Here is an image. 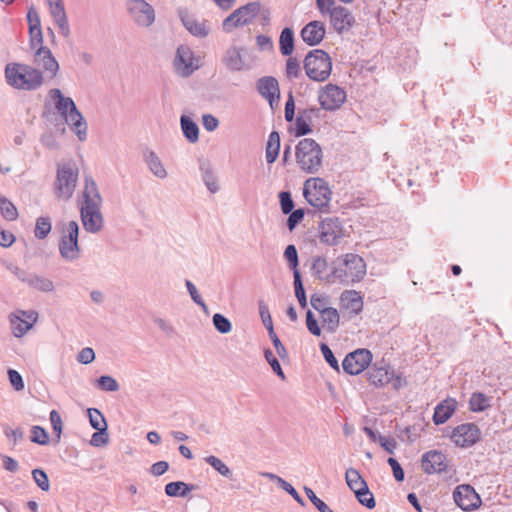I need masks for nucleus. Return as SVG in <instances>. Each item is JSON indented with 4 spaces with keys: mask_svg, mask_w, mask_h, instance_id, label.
<instances>
[{
    "mask_svg": "<svg viewBox=\"0 0 512 512\" xmlns=\"http://www.w3.org/2000/svg\"><path fill=\"white\" fill-rule=\"evenodd\" d=\"M89 422L96 431H107L108 425L105 417L97 408H89L87 410Z\"/></svg>",
    "mask_w": 512,
    "mask_h": 512,
    "instance_id": "41",
    "label": "nucleus"
},
{
    "mask_svg": "<svg viewBox=\"0 0 512 512\" xmlns=\"http://www.w3.org/2000/svg\"><path fill=\"white\" fill-rule=\"evenodd\" d=\"M318 101L321 109L334 111L346 101V92L341 87L330 83L320 89Z\"/></svg>",
    "mask_w": 512,
    "mask_h": 512,
    "instance_id": "12",
    "label": "nucleus"
},
{
    "mask_svg": "<svg viewBox=\"0 0 512 512\" xmlns=\"http://www.w3.org/2000/svg\"><path fill=\"white\" fill-rule=\"evenodd\" d=\"M294 289L295 296L299 302V305L301 306V308L305 309L307 307V297L302 282L301 273H296V277H294Z\"/></svg>",
    "mask_w": 512,
    "mask_h": 512,
    "instance_id": "48",
    "label": "nucleus"
},
{
    "mask_svg": "<svg viewBox=\"0 0 512 512\" xmlns=\"http://www.w3.org/2000/svg\"><path fill=\"white\" fill-rule=\"evenodd\" d=\"M366 275V263L363 258L354 253H347L332 262L330 273L326 275L328 283L350 285L360 282Z\"/></svg>",
    "mask_w": 512,
    "mask_h": 512,
    "instance_id": "1",
    "label": "nucleus"
},
{
    "mask_svg": "<svg viewBox=\"0 0 512 512\" xmlns=\"http://www.w3.org/2000/svg\"><path fill=\"white\" fill-rule=\"evenodd\" d=\"M261 10L260 2H249L235 9L222 22L223 31L231 33L234 29L252 23Z\"/></svg>",
    "mask_w": 512,
    "mask_h": 512,
    "instance_id": "8",
    "label": "nucleus"
},
{
    "mask_svg": "<svg viewBox=\"0 0 512 512\" xmlns=\"http://www.w3.org/2000/svg\"><path fill=\"white\" fill-rule=\"evenodd\" d=\"M280 206L283 214H289L294 210V202L289 191L279 193Z\"/></svg>",
    "mask_w": 512,
    "mask_h": 512,
    "instance_id": "59",
    "label": "nucleus"
},
{
    "mask_svg": "<svg viewBox=\"0 0 512 512\" xmlns=\"http://www.w3.org/2000/svg\"><path fill=\"white\" fill-rule=\"evenodd\" d=\"M492 397L482 392H474L469 399V408L473 412H483L490 408Z\"/></svg>",
    "mask_w": 512,
    "mask_h": 512,
    "instance_id": "38",
    "label": "nucleus"
},
{
    "mask_svg": "<svg viewBox=\"0 0 512 512\" xmlns=\"http://www.w3.org/2000/svg\"><path fill=\"white\" fill-rule=\"evenodd\" d=\"M31 442L47 445L49 443L48 433L40 426H33L31 430Z\"/></svg>",
    "mask_w": 512,
    "mask_h": 512,
    "instance_id": "57",
    "label": "nucleus"
},
{
    "mask_svg": "<svg viewBox=\"0 0 512 512\" xmlns=\"http://www.w3.org/2000/svg\"><path fill=\"white\" fill-rule=\"evenodd\" d=\"M294 32L292 28L285 27L279 37V50L283 56H290L294 50Z\"/></svg>",
    "mask_w": 512,
    "mask_h": 512,
    "instance_id": "37",
    "label": "nucleus"
},
{
    "mask_svg": "<svg viewBox=\"0 0 512 512\" xmlns=\"http://www.w3.org/2000/svg\"><path fill=\"white\" fill-rule=\"evenodd\" d=\"M423 471L427 474L442 473L447 470V457L441 451L430 450L421 458Z\"/></svg>",
    "mask_w": 512,
    "mask_h": 512,
    "instance_id": "18",
    "label": "nucleus"
},
{
    "mask_svg": "<svg viewBox=\"0 0 512 512\" xmlns=\"http://www.w3.org/2000/svg\"><path fill=\"white\" fill-rule=\"evenodd\" d=\"M320 108L309 107L305 109H299L298 115L295 118L294 135L296 137H302L312 132L311 123L313 117L320 116Z\"/></svg>",
    "mask_w": 512,
    "mask_h": 512,
    "instance_id": "19",
    "label": "nucleus"
},
{
    "mask_svg": "<svg viewBox=\"0 0 512 512\" xmlns=\"http://www.w3.org/2000/svg\"><path fill=\"white\" fill-rule=\"evenodd\" d=\"M10 322L12 327V333L17 338L24 336L32 327V324L30 322L22 319L17 315H11Z\"/></svg>",
    "mask_w": 512,
    "mask_h": 512,
    "instance_id": "42",
    "label": "nucleus"
},
{
    "mask_svg": "<svg viewBox=\"0 0 512 512\" xmlns=\"http://www.w3.org/2000/svg\"><path fill=\"white\" fill-rule=\"evenodd\" d=\"M79 225L76 221H69L61 231L59 241V253L66 261H75L80 257V245L78 241Z\"/></svg>",
    "mask_w": 512,
    "mask_h": 512,
    "instance_id": "7",
    "label": "nucleus"
},
{
    "mask_svg": "<svg viewBox=\"0 0 512 512\" xmlns=\"http://www.w3.org/2000/svg\"><path fill=\"white\" fill-rule=\"evenodd\" d=\"M180 125L183 135L190 143H195L199 139V128L196 122L190 117L182 115L180 118Z\"/></svg>",
    "mask_w": 512,
    "mask_h": 512,
    "instance_id": "35",
    "label": "nucleus"
},
{
    "mask_svg": "<svg viewBox=\"0 0 512 512\" xmlns=\"http://www.w3.org/2000/svg\"><path fill=\"white\" fill-rule=\"evenodd\" d=\"M319 240L321 243L335 246L345 236L342 222L337 217H327L319 224Z\"/></svg>",
    "mask_w": 512,
    "mask_h": 512,
    "instance_id": "10",
    "label": "nucleus"
},
{
    "mask_svg": "<svg viewBox=\"0 0 512 512\" xmlns=\"http://www.w3.org/2000/svg\"><path fill=\"white\" fill-rule=\"evenodd\" d=\"M215 329L221 334H227L232 330L231 321L220 313H215L212 317Z\"/></svg>",
    "mask_w": 512,
    "mask_h": 512,
    "instance_id": "49",
    "label": "nucleus"
},
{
    "mask_svg": "<svg viewBox=\"0 0 512 512\" xmlns=\"http://www.w3.org/2000/svg\"><path fill=\"white\" fill-rule=\"evenodd\" d=\"M174 67L178 75L182 77H189L196 69L194 65L193 51L186 45H180L177 48L174 58Z\"/></svg>",
    "mask_w": 512,
    "mask_h": 512,
    "instance_id": "17",
    "label": "nucleus"
},
{
    "mask_svg": "<svg viewBox=\"0 0 512 512\" xmlns=\"http://www.w3.org/2000/svg\"><path fill=\"white\" fill-rule=\"evenodd\" d=\"M257 91L265 98L271 108H273L274 102H278L280 99V89L278 81L275 77L264 76L257 81Z\"/></svg>",
    "mask_w": 512,
    "mask_h": 512,
    "instance_id": "22",
    "label": "nucleus"
},
{
    "mask_svg": "<svg viewBox=\"0 0 512 512\" xmlns=\"http://www.w3.org/2000/svg\"><path fill=\"white\" fill-rule=\"evenodd\" d=\"M83 201L80 206L102 205V197L95 180L91 176H85Z\"/></svg>",
    "mask_w": 512,
    "mask_h": 512,
    "instance_id": "29",
    "label": "nucleus"
},
{
    "mask_svg": "<svg viewBox=\"0 0 512 512\" xmlns=\"http://www.w3.org/2000/svg\"><path fill=\"white\" fill-rule=\"evenodd\" d=\"M345 480L348 487L355 493L368 487L366 481L360 475L358 470L348 468L345 473Z\"/></svg>",
    "mask_w": 512,
    "mask_h": 512,
    "instance_id": "39",
    "label": "nucleus"
},
{
    "mask_svg": "<svg viewBox=\"0 0 512 512\" xmlns=\"http://www.w3.org/2000/svg\"><path fill=\"white\" fill-rule=\"evenodd\" d=\"M0 213L8 221H14L18 217L17 208L4 196H0Z\"/></svg>",
    "mask_w": 512,
    "mask_h": 512,
    "instance_id": "44",
    "label": "nucleus"
},
{
    "mask_svg": "<svg viewBox=\"0 0 512 512\" xmlns=\"http://www.w3.org/2000/svg\"><path fill=\"white\" fill-rule=\"evenodd\" d=\"M49 97L54 101L56 110L76 134L79 141H85L87 138V123L73 99L64 96L58 88L51 89Z\"/></svg>",
    "mask_w": 512,
    "mask_h": 512,
    "instance_id": "2",
    "label": "nucleus"
},
{
    "mask_svg": "<svg viewBox=\"0 0 512 512\" xmlns=\"http://www.w3.org/2000/svg\"><path fill=\"white\" fill-rule=\"evenodd\" d=\"M280 151V134L277 131H272L268 137L266 145V161L268 164H273L278 158Z\"/></svg>",
    "mask_w": 512,
    "mask_h": 512,
    "instance_id": "36",
    "label": "nucleus"
},
{
    "mask_svg": "<svg viewBox=\"0 0 512 512\" xmlns=\"http://www.w3.org/2000/svg\"><path fill=\"white\" fill-rule=\"evenodd\" d=\"M242 47L231 46L224 52L222 63L231 72H239L245 68V61L242 56Z\"/></svg>",
    "mask_w": 512,
    "mask_h": 512,
    "instance_id": "25",
    "label": "nucleus"
},
{
    "mask_svg": "<svg viewBox=\"0 0 512 512\" xmlns=\"http://www.w3.org/2000/svg\"><path fill=\"white\" fill-rule=\"evenodd\" d=\"M99 389L108 392H115L119 390L118 382L111 376L103 375L97 379Z\"/></svg>",
    "mask_w": 512,
    "mask_h": 512,
    "instance_id": "51",
    "label": "nucleus"
},
{
    "mask_svg": "<svg viewBox=\"0 0 512 512\" xmlns=\"http://www.w3.org/2000/svg\"><path fill=\"white\" fill-rule=\"evenodd\" d=\"M453 500L464 511L477 509L482 503L480 496L469 484L458 485L453 491Z\"/></svg>",
    "mask_w": 512,
    "mask_h": 512,
    "instance_id": "14",
    "label": "nucleus"
},
{
    "mask_svg": "<svg viewBox=\"0 0 512 512\" xmlns=\"http://www.w3.org/2000/svg\"><path fill=\"white\" fill-rule=\"evenodd\" d=\"M325 25L321 21H311L307 23L300 32L302 40L309 46H316L322 42L325 37Z\"/></svg>",
    "mask_w": 512,
    "mask_h": 512,
    "instance_id": "23",
    "label": "nucleus"
},
{
    "mask_svg": "<svg viewBox=\"0 0 512 512\" xmlns=\"http://www.w3.org/2000/svg\"><path fill=\"white\" fill-rule=\"evenodd\" d=\"M5 79L15 89L33 91L44 83V75L40 69L23 63H9L5 67Z\"/></svg>",
    "mask_w": 512,
    "mask_h": 512,
    "instance_id": "3",
    "label": "nucleus"
},
{
    "mask_svg": "<svg viewBox=\"0 0 512 512\" xmlns=\"http://www.w3.org/2000/svg\"><path fill=\"white\" fill-rule=\"evenodd\" d=\"M52 225L49 217H39L36 220L34 234L37 239H45L51 232Z\"/></svg>",
    "mask_w": 512,
    "mask_h": 512,
    "instance_id": "45",
    "label": "nucleus"
},
{
    "mask_svg": "<svg viewBox=\"0 0 512 512\" xmlns=\"http://www.w3.org/2000/svg\"><path fill=\"white\" fill-rule=\"evenodd\" d=\"M130 11L134 21L141 27H149L155 20L154 8L144 0H135Z\"/></svg>",
    "mask_w": 512,
    "mask_h": 512,
    "instance_id": "20",
    "label": "nucleus"
},
{
    "mask_svg": "<svg viewBox=\"0 0 512 512\" xmlns=\"http://www.w3.org/2000/svg\"><path fill=\"white\" fill-rule=\"evenodd\" d=\"M32 476L38 487L43 491H48L50 488L49 478L47 473L40 469L36 468L32 471Z\"/></svg>",
    "mask_w": 512,
    "mask_h": 512,
    "instance_id": "56",
    "label": "nucleus"
},
{
    "mask_svg": "<svg viewBox=\"0 0 512 512\" xmlns=\"http://www.w3.org/2000/svg\"><path fill=\"white\" fill-rule=\"evenodd\" d=\"M34 53V64L42 68V72L46 73L51 79L55 78L59 72L60 66L56 58L53 56L51 50L41 44H38Z\"/></svg>",
    "mask_w": 512,
    "mask_h": 512,
    "instance_id": "15",
    "label": "nucleus"
},
{
    "mask_svg": "<svg viewBox=\"0 0 512 512\" xmlns=\"http://www.w3.org/2000/svg\"><path fill=\"white\" fill-rule=\"evenodd\" d=\"M258 304H259L260 318L262 320L263 325L265 326V328L267 329V331L269 333L271 331V329H274L272 317L269 312V308H268L267 304L262 300H260Z\"/></svg>",
    "mask_w": 512,
    "mask_h": 512,
    "instance_id": "58",
    "label": "nucleus"
},
{
    "mask_svg": "<svg viewBox=\"0 0 512 512\" xmlns=\"http://www.w3.org/2000/svg\"><path fill=\"white\" fill-rule=\"evenodd\" d=\"M304 492L308 499L312 502V504L319 510V512H334L326 505L324 501H322L320 498L316 496V494L311 488L305 486Z\"/></svg>",
    "mask_w": 512,
    "mask_h": 512,
    "instance_id": "53",
    "label": "nucleus"
},
{
    "mask_svg": "<svg viewBox=\"0 0 512 512\" xmlns=\"http://www.w3.org/2000/svg\"><path fill=\"white\" fill-rule=\"evenodd\" d=\"M49 419L52 425L53 432L57 436V439L59 440L63 430V422L59 412L57 410H52L50 412Z\"/></svg>",
    "mask_w": 512,
    "mask_h": 512,
    "instance_id": "63",
    "label": "nucleus"
},
{
    "mask_svg": "<svg viewBox=\"0 0 512 512\" xmlns=\"http://www.w3.org/2000/svg\"><path fill=\"white\" fill-rule=\"evenodd\" d=\"M202 171V179L204 181V184L206 185L207 189L211 193H216L219 189L217 184V179L214 176L213 172L209 168L201 167Z\"/></svg>",
    "mask_w": 512,
    "mask_h": 512,
    "instance_id": "52",
    "label": "nucleus"
},
{
    "mask_svg": "<svg viewBox=\"0 0 512 512\" xmlns=\"http://www.w3.org/2000/svg\"><path fill=\"white\" fill-rule=\"evenodd\" d=\"M457 408V401L452 398H447L440 402L434 409L433 422L435 425L444 424L455 412Z\"/></svg>",
    "mask_w": 512,
    "mask_h": 512,
    "instance_id": "30",
    "label": "nucleus"
},
{
    "mask_svg": "<svg viewBox=\"0 0 512 512\" xmlns=\"http://www.w3.org/2000/svg\"><path fill=\"white\" fill-rule=\"evenodd\" d=\"M329 18L330 24L338 34H342L344 31L349 30L355 24L353 14L344 6H338L337 9H333Z\"/></svg>",
    "mask_w": 512,
    "mask_h": 512,
    "instance_id": "21",
    "label": "nucleus"
},
{
    "mask_svg": "<svg viewBox=\"0 0 512 512\" xmlns=\"http://www.w3.org/2000/svg\"><path fill=\"white\" fill-rule=\"evenodd\" d=\"M296 161L302 171L316 174L322 167L323 151L321 146L312 138H304L298 142L295 149Z\"/></svg>",
    "mask_w": 512,
    "mask_h": 512,
    "instance_id": "4",
    "label": "nucleus"
},
{
    "mask_svg": "<svg viewBox=\"0 0 512 512\" xmlns=\"http://www.w3.org/2000/svg\"><path fill=\"white\" fill-rule=\"evenodd\" d=\"M49 9H50V13L54 19L55 24L58 26V28L60 30V33L64 37H68L70 35V27H69L64 3L49 6Z\"/></svg>",
    "mask_w": 512,
    "mask_h": 512,
    "instance_id": "31",
    "label": "nucleus"
},
{
    "mask_svg": "<svg viewBox=\"0 0 512 512\" xmlns=\"http://www.w3.org/2000/svg\"><path fill=\"white\" fill-rule=\"evenodd\" d=\"M306 75L313 81L327 80L332 71V60L327 52L314 49L308 52L304 59Z\"/></svg>",
    "mask_w": 512,
    "mask_h": 512,
    "instance_id": "5",
    "label": "nucleus"
},
{
    "mask_svg": "<svg viewBox=\"0 0 512 512\" xmlns=\"http://www.w3.org/2000/svg\"><path fill=\"white\" fill-rule=\"evenodd\" d=\"M481 431L474 423H464L456 426L450 435L453 443L461 448H468L480 440Z\"/></svg>",
    "mask_w": 512,
    "mask_h": 512,
    "instance_id": "13",
    "label": "nucleus"
},
{
    "mask_svg": "<svg viewBox=\"0 0 512 512\" xmlns=\"http://www.w3.org/2000/svg\"><path fill=\"white\" fill-rule=\"evenodd\" d=\"M303 194L307 202L321 212H328L332 192L322 178H311L304 184Z\"/></svg>",
    "mask_w": 512,
    "mask_h": 512,
    "instance_id": "6",
    "label": "nucleus"
},
{
    "mask_svg": "<svg viewBox=\"0 0 512 512\" xmlns=\"http://www.w3.org/2000/svg\"><path fill=\"white\" fill-rule=\"evenodd\" d=\"M185 286L191 296V299L193 300L194 303H196L197 305H199L202 310L207 313L208 312V307L207 305L205 304L204 300L202 299V297L200 296L196 286L190 281V280H186L185 281Z\"/></svg>",
    "mask_w": 512,
    "mask_h": 512,
    "instance_id": "55",
    "label": "nucleus"
},
{
    "mask_svg": "<svg viewBox=\"0 0 512 512\" xmlns=\"http://www.w3.org/2000/svg\"><path fill=\"white\" fill-rule=\"evenodd\" d=\"M305 212L302 208L293 210L289 213V217L287 219V227L290 231H293L295 227L303 220Z\"/></svg>",
    "mask_w": 512,
    "mask_h": 512,
    "instance_id": "64",
    "label": "nucleus"
},
{
    "mask_svg": "<svg viewBox=\"0 0 512 512\" xmlns=\"http://www.w3.org/2000/svg\"><path fill=\"white\" fill-rule=\"evenodd\" d=\"M78 169L70 163L59 164L55 181V194L58 198L69 200L76 188Z\"/></svg>",
    "mask_w": 512,
    "mask_h": 512,
    "instance_id": "9",
    "label": "nucleus"
},
{
    "mask_svg": "<svg viewBox=\"0 0 512 512\" xmlns=\"http://www.w3.org/2000/svg\"><path fill=\"white\" fill-rule=\"evenodd\" d=\"M341 307L358 315L363 310V297L356 290H345L340 296Z\"/></svg>",
    "mask_w": 512,
    "mask_h": 512,
    "instance_id": "27",
    "label": "nucleus"
},
{
    "mask_svg": "<svg viewBox=\"0 0 512 512\" xmlns=\"http://www.w3.org/2000/svg\"><path fill=\"white\" fill-rule=\"evenodd\" d=\"M366 376L370 384L376 387H382L389 384L393 379V369L386 364L380 366L374 364L368 369Z\"/></svg>",
    "mask_w": 512,
    "mask_h": 512,
    "instance_id": "24",
    "label": "nucleus"
},
{
    "mask_svg": "<svg viewBox=\"0 0 512 512\" xmlns=\"http://www.w3.org/2000/svg\"><path fill=\"white\" fill-rule=\"evenodd\" d=\"M301 75V67L298 60L294 57H289L286 62V76L291 78H298Z\"/></svg>",
    "mask_w": 512,
    "mask_h": 512,
    "instance_id": "62",
    "label": "nucleus"
},
{
    "mask_svg": "<svg viewBox=\"0 0 512 512\" xmlns=\"http://www.w3.org/2000/svg\"><path fill=\"white\" fill-rule=\"evenodd\" d=\"M328 267L327 261L324 257L317 256L313 258V262L311 265V271L315 278L319 280H325L326 275L324 276V273L326 272Z\"/></svg>",
    "mask_w": 512,
    "mask_h": 512,
    "instance_id": "47",
    "label": "nucleus"
},
{
    "mask_svg": "<svg viewBox=\"0 0 512 512\" xmlns=\"http://www.w3.org/2000/svg\"><path fill=\"white\" fill-rule=\"evenodd\" d=\"M80 216L84 229L89 233H98L104 225L101 205L80 206Z\"/></svg>",
    "mask_w": 512,
    "mask_h": 512,
    "instance_id": "16",
    "label": "nucleus"
},
{
    "mask_svg": "<svg viewBox=\"0 0 512 512\" xmlns=\"http://www.w3.org/2000/svg\"><path fill=\"white\" fill-rule=\"evenodd\" d=\"M26 284L41 292H52L54 290V283L52 280L35 273L30 274Z\"/></svg>",
    "mask_w": 512,
    "mask_h": 512,
    "instance_id": "40",
    "label": "nucleus"
},
{
    "mask_svg": "<svg viewBox=\"0 0 512 512\" xmlns=\"http://www.w3.org/2000/svg\"><path fill=\"white\" fill-rule=\"evenodd\" d=\"M320 350L323 354L325 361L331 366V368H333L335 371L339 372L340 367H339L338 360L334 356V354H333L332 350L329 348V346L325 343H321Z\"/></svg>",
    "mask_w": 512,
    "mask_h": 512,
    "instance_id": "60",
    "label": "nucleus"
},
{
    "mask_svg": "<svg viewBox=\"0 0 512 512\" xmlns=\"http://www.w3.org/2000/svg\"><path fill=\"white\" fill-rule=\"evenodd\" d=\"M355 496L359 503L365 506L368 509H373L376 505L373 494L370 492L369 488L362 489L358 492H355Z\"/></svg>",
    "mask_w": 512,
    "mask_h": 512,
    "instance_id": "50",
    "label": "nucleus"
},
{
    "mask_svg": "<svg viewBox=\"0 0 512 512\" xmlns=\"http://www.w3.org/2000/svg\"><path fill=\"white\" fill-rule=\"evenodd\" d=\"M143 161L147 165L149 171L159 179H165L168 175L162 161L158 155L151 149L145 148L143 150Z\"/></svg>",
    "mask_w": 512,
    "mask_h": 512,
    "instance_id": "28",
    "label": "nucleus"
},
{
    "mask_svg": "<svg viewBox=\"0 0 512 512\" xmlns=\"http://www.w3.org/2000/svg\"><path fill=\"white\" fill-rule=\"evenodd\" d=\"M184 27L196 37H206L209 34V27L206 20H197L193 16L185 15L181 17Z\"/></svg>",
    "mask_w": 512,
    "mask_h": 512,
    "instance_id": "32",
    "label": "nucleus"
},
{
    "mask_svg": "<svg viewBox=\"0 0 512 512\" xmlns=\"http://www.w3.org/2000/svg\"><path fill=\"white\" fill-rule=\"evenodd\" d=\"M198 488L195 484H188L183 481L169 482L165 485V494L169 497H182L188 496V493Z\"/></svg>",
    "mask_w": 512,
    "mask_h": 512,
    "instance_id": "33",
    "label": "nucleus"
},
{
    "mask_svg": "<svg viewBox=\"0 0 512 512\" xmlns=\"http://www.w3.org/2000/svg\"><path fill=\"white\" fill-rule=\"evenodd\" d=\"M264 356L273 372L279 376L281 379H285V374L282 370V367L278 361V359L274 356L273 352L270 349H265Z\"/></svg>",
    "mask_w": 512,
    "mask_h": 512,
    "instance_id": "54",
    "label": "nucleus"
},
{
    "mask_svg": "<svg viewBox=\"0 0 512 512\" xmlns=\"http://www.w3.org/2000/svg\"><path fill=\"white\" fill-rule=\"evenodd\" d=\"M372 358V353L368 349H357L345 356L342 368L349 375H358L369 367Z\"/></svg>",
    "mask_w": 512,
    "mask_h": 512,
    "instance_id": "11",
    "label": "nucleus"
},
{
    "mask_svg": "<svg viewBox=\"0 0 512 512\" xmlns=\"http://www.w3.org/2000/svg\"><path fill=\"white\" fill-rule=\"evenodd\" d=\"M268 335H269V338L272 341V343H273V345H274V347L276 349V352H277L278 356L282 360L287 359L288 356H289L288 351L285 348V346L282 344V342L280 341V339L277 336V334L275 333L274 329H271V331L268 333Z\"/></svg>",
    "mask_w": 512,
    "mask_h": 512,
    "instance_id": "61",
    "label": "nucleus"
},
{
    "mask_svg": "<svg viewBox=\"0 0 512 512\" xmlns=\"http://www.w3.org/2000/svg\"><path fill=\"white\" fill-rule=\"evenodd\" d=\"M284 258L288 262L289 268L293 271V277H296V273H300V271L298 270L299 258L295 245L290 244L286 247Z\"/></svg>",
    "mask_w": 512,
    "mask_h": 512,
    "instance_id": "46",
    "label": "nucleus"
},
{
    "mask_svg": "<svg viewBox=\"0 0 512 512\" xmlns=\"http://www.w3.org/2000/svg\"><path fill=\"white\" fill-rule=\"evenodd\" d=\"M27 20L29 24L30 48L34 49L43 42V34L39 14L33 6L28 10Z\"/></svg>",
    "mask_w": 512,
    "mask_h": 512,
    "instance_id": "26",
    "label": "nucleus"
},
{
    "mask_svg": "<svg viewBox=\"0 0 512 512\" xmlns=\"http://www.w3.org/2000/svg\"><path fill=\"white\" fill-rule=\"evenodd\" d=\"M320 315L323 326L326 328V330L328 332L334 333L340 324V315L337 309L333 307H327L325 310L321 311Z\"/></svg>",
    "mask_w": 512,
    "mask_h": 512,
    "instance_id": "34",
    "label": "nucleus"
},
{
    "mask_svg": "<svg viewBox=\"0 0 512 512\" xmlns=\"http://www.w3.org/2000/svg\"><path fill=\"white\" fill-rule=\"evenodd\" d=\"M204 461L213 467L220 475L233 480V473L230 468L218 457L210 455L204 458Z\"/></svg>",
    "mask_w": 512,
    "mask_h": 512,
    "instance_id": "43",
    "label": "nucleus"
}]
</instances>
